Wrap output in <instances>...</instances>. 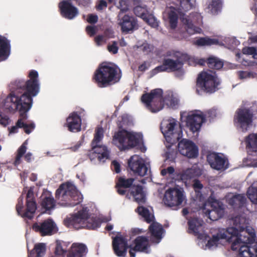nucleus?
Here are the masks:
<instances>
[{
    "mask_svg": "<svg viewBox=\"0 0 257 257\" xmlns=\"http://www.w3.org/2000/svg\"><path fill=\"white\" fill-rule=\"evenodd\" d=\"M221 8L220 0H211L208 6V12L212 14H216Z\"/></svg>",
    "mask_w": 257,
    "mask_h": 257,
    "instance_id": "43",
    "label": "nucleus"
},
{
    "mask_svg": "<svg viewBox=\"0 0 257 257\" xmlns=\"http://www.w3.org/2000/svg\"><path fill=\"white\" fill-rule=\"evenodd\" d=\"M194 44L198 46H211L213 45H222L223 43L215 38L209 37L201 38L197 40Z\"/></svg>",
    "mask_w": 257,
    "mask_h": 257,
    "instance_id": "38",
    "label": "nucleus"
},
{
    "mask_svg": "<svg viewBox=\"0 0 257 257\" xmlns=\"http://www.w3.org/2000/svg\"><path fill=\"white\" fill-rule=\"evenodd\" d=\"M113 143L121 150L143 144V136L140 133L121 130L114 135Z\"/></svg>",
    "mask_w": 257,
    "mask_h": 257,
    "instance_id": "6",
    "label": "nucleus"
},
{
    "mask_svg": "<svg viewBox=\"0 0 257 257\" xmlns=\"http://www.w3.org/2000/svg\"><path fill=\"white\" fill-rule=\"evenodd\" d=\"M112 165L114 167L115 171L117 173H119L120 171V165H119V163L117 162H116V161H113L112 162Z\"/></svg>",
    "mask_w": 257,
    "mask_h": 257,
    "instance_id": "63",
    "label": "nucleus"
},
{
    "mask_svg": "<svg viewBox=\"0 0 257 257\" xmlns=\"http://www.w3.org/2000/svg\"><path fill=\"white\" fill-rule=\"evenodd\" d=\"M163 91L161 89L157 88L150 93L144 94L142 97V101L147 108L153 112H156L161 110L164 103L169 107L175 108L179 105V100L176 94L172 92H168L162 101V97Z\"/></svg>",
    "mask_w": 257,
    "mask_h": 257,
    "instance_id": "3",
    "label": "nucleus"
},
{
    "mask_svg": "<svg viewBox=\"0 0 257 257\" xmlns=\"http://www.w3.org/2000/svg\"><path fill=\"white\" fill-rule=\"evenodd\" d=\"M217 114V110L216 109L212 108L209 110L207 112V115L208 117L210 118H213L215 116H216Z\"/></svg>",
    "mask_w": 257,
    "mask_h": 257,
    "instance_id": "58",
    "label": "nucleus"
},
{
    "mask_svg": "<svg viewBox=\"0 0 257 257\" xmlns=\"http://www.w3.org/2000/svg\"><path fill=\"white\" fill-rule=\"evenodd\" d=\"M107 7V3L105 1L101 0L99 2L98 5L97 6V9L99 10H102Z\"/></svg>",
    "mask_w": 257,
    "mask_h": 257,
    "instance_id": "62",
    "label": "nucleus"
},
{
    "mask_svg": "<svg viewBox=\"0 0 257 257\" xmlns=\"http://www.w3.org/2000/svg\"><path fill=\"white\" fill-rule=\"evenodd\" d=\"M46 252V244L39 243L35 245L34 248L29 253V257H43Z\"/></svg>",
    "mask_w": 257,
    "mask_h": 257,
    "instance_id": "36",
    "label": "nucleus"
},
{
    "mask_svg": "<svg viewBox=\"0 0 257 257\" xmlns=\"http://www.w3.org/2000/svg\"><path fill=\"white\" fill-rule=\"evenodd\" d=\"M64 252L65 250L62 248V245L59 242H57L55 250V255L52 257H59L58 255H62Z\"/></svg>",
    "mask_w": 257,
    "mask_h": 257,
    "instance_id": "52",
    "label": "nucleus"
},
{
    "mask_svg": "<svg viewBox=\"0 0 257 257\" xmlns=\"http://www.w3.org/2000/svg\"><path fill=\"white\" fill-rule=\"evenodd\" d=\"M249 76V74L247 72L241 71V72H239V77L241 79L246 78Z\"/></svg>",
    "mask_w": 257,
    "mask_h": 257,
    "instance_id": "64",
    "label": "nucleus"
},
{
    "mask_svg": "<svg viewBox=\"0 0 257 257\" xmlns=\"http://www.w3.org/2000/svg\"><path fill=\"white\" fill-rule=\"evenodd\" d=\"M180 19L187 33L190 34L201 33V29L195 25L202 24V18L200 14L197 13H192L189 15L183 14Z\"/></svg>",
    "mask_w": 257,
    "mask_h": 257,
    "instance_id": "14",
    "label": "nucleus"
},
{
    "mask_svg": "<svg viewBox=\"0 0 257 257\" xmlns=\"http://www.w3.org/2000/svg\"><path fill=\"white\" fill-rule=\"evenodd\" d=\"M254 230L251 226L238 230H236L233 227L221 229L213 235L212 240H208L205 248H212L219 244L231 242L232 250L239 249V257H257V244L252 247L246 245L254 240Z\"/></svg>",
    "mask_w": 257,
    "mask_h": 257,
    "instance_id": "2",
    "label": "nucleus"
},
{
    "mask_svg": "<svg viewBox=\"0 0 257 257\" xmlns=\"http://www.w3.org/2000/svg\"><path fill=\"white\" fill-rule=\"evenodd\" d=\"M56 198L62 206L70 207L79 204L82 196L72 183L62 184L56 192Z\"/></svg>",
    "mask_w": 257,
    "mask_h": 257,
    "instance_id": "4",
    "label": "nucleus"
},
{
    "mask_svg": "<svg viewBox=\"0 0 257 257\" xmlns=\"http://www.w3.org/2000/svg\"><path fill=\"white\" fill-rule=\"evenodd\" d=\"M201 170L197 166L184 170L181 174V178L183 181H187L201 175Z\"/></svg>",
    "mask_w": 257,
    "mask_h": 257,
    "instance_id": "31",
    "label": "nucleus"
},
{
    "mask_svg": "<svg viewBox=\"0 0 257 257\" xmlns=\"http://www.w3.org/2000/svg\"><path fill=\"white\" fill-rule=\"evenodd\" d=\"M193 187L194 190L196 193V200L200 201H204L205 197L201 194V190L203 189V185L201 182L197 180H195L193 181Z\"/></svg>",
    "mask_w": 257,
    "mask_h": 257,
    "instance_id": "42",
    "label": "nucleus"
},
{
    "mask_svg": "<svg viewBox=\"0 0 257 257\" xmlns=\"http://www.w3.org/2000/svg\"><path fill=\"white\" fill-rule=\"evenodd\" d=\"M252 114L248 109H239L236 113L234 121L236 126L241 131L244 132L251 125Z\"/></svg>",
    "mask_w": 257,
    "mask_h": 257,
    "instance_id": "19",
    "label": "nucleus"
},
{
    "mask_svg": "<svg viewBox=\"0 0 257 257\" xmlns=\"http://www.w3.org/2000/svg\"><path fill=\"white\" fill-rule=\"evenodd\" d=\"M141 49L144 52L148 53L153 50V47L152 45L149 44L145 43L141 46Z\"/></svg>",
    "mask_w": 257,
    "mask_h": 257,
    "instance_id": "53",
    "label": "nucleus"
},
{
    "mask_svg": "<svg viewBox=\"0 0 257 257\" xmlns=\"http://www.w3.org/2000/svg\"><path fill=\"white\" fill-rule=\"evenodd\" d=\"M247 195L252 203L257 204V182L253 183L248 188Z\"/></svg>",
    "mask_w": 257,
    "mask_h": 257,
    "instance_id": "39",
    "label": "nucleus"
},
{
    "mask_svg": "<svg viewBox=\"0 0 257 257\" xmlns=\"http://www.w3.org/2000/svg\"><path fill=\"white\" fill-rule=\"evenodd\" d=\"M42 206L46 210H50L54 208L55 202L54 199L51 196L46 197L43 199Z\"/></svg>",
    "mask_w": 257,
    "mask_h": 257,
    "instance_id": "47",
    "label": "nucleus"
},
{
    "mask_svg": "<svg viewBox=\"0 0 257 257\" xmlns=\"http://www.w3.org/2000/svg\"><path fill=\"white\" fill-rule=\"evenodd\" d=\"M227 199L228 203L235 207H239L243 205L246 200L245 197L243 194H230L227 196Z\"/></svg>",
    "mask_w": 257,
    "mask_h": 257,
    "instance_id": "34",
    "label": "nucleus"
},
{
    "mask_svg": "<svg viewBox=\"0 0 257 257\" xmlns=\"http://www.w3.org/2000/svg\"><path fill=\"white\" fill-rule=\"evenodd\" d=\"M207 161L214 169L220 170L227 168V161L222 155L215 153H210L207 156Z\"/></svg>",
    "mask_w": 257,
    "mask_h": 257,
    "instance_id": "22",
    "label": "nucleus"
},
{
    "mask_svg": "<svg viewBox=\"0 0 257 257\" xmlns=\"http://www.w3.org/2000/svg\"><path fill=\"white\" fill-rule=\"evenodd\" d=\"M95 41L98 46L104 42V38L102 36H98L95 38Z\"/></svg>",
    "mask_w": 257,
    "mask_h": 257,
    "instance_id": "61",
    "label": "nucleus"
},
{
    "mask_svg": "<svg viewBox=\"0 0 257 257\" xmlns=\"http://www.w3.org/2000/svg\"><path fill=\"white\" fill-rule=\"evenodd\" d=\"M86 30L88 34L92 36L96 33V28L95 27L89 26L86 27Z\"/></svg>",
    "mask_w": 257,
    "mask_h": 257,
    "instance_id": "55",
    "label": "nucleus"
},
{
    "mask_svg": "<svg viewBox=\"0 0 257 257\" xmlns=\"http://www.w3.org/2000/svg\"><path fill=\"white\" fill-rule=\"evenodd\" d=\"M10 54L9 42L0 37V61L6 60Z\"/></svg>",
    "mask_w": 257,
    "mask_h": 257,
    "instance_id": "37",
    "label": "nucleus"
},
{
    "mask_svg": "<svg viewBox=\"0 0 257 257\" xmlns=\"http://www.w3.org/2000/svg\"><path fill=\"white\" fill-rule=\"evenodd\" d=\"M118 24L120 26L121 31L124 33L132 31L137 27V23L135 18L127 15H125L120 19Z\"/></svg>",
    "mask_w": 257,
    "mask_h": 257,
    "instance_id": "25",
    "label": "nucleus"
},
{
    "mask_svg": "<svg viewBox=\"0 0 257 257\" xmlns=\"http://www.w3.org/2000/svg\"><path fill=\"white\" fill-rule=\"evenodd\" d=\"M134 181V179H126L123 177L119 178L118 183L116 185L117 192L119 194L123 195L125 194L126 190L124 188L130 187Z\"/></svg>",
    "mask_w": 257,
    "mask_h": 257,
    "instance_id": "35",
    "label": "nucleus"
},
{
    "mask_svg": "<svg viewBox=\"0 0 257 257\" xmlns=\"http://www.w3.org/2000/svg\"><path fill=\"white\" fill-rule=\"evenodd\" d=\"M161 129L166 141L170 144L175 143L182 136L180 126L174 118L164 119L161 124Z\"/></svg>",
    "mask_w": 257,
    "mask_h": 257,
    "instance_id": "9",
    "label": "nucleus"
},
{
    "mask_svg": "<svg viewBox=\"0 0 257 257\" xmlns=\"http://www.w3.org/2000/svg\"><path fill=\"white\" fill-rule=\"evenodd\" d=\"M203 224V221L201 219H199L197 218H193L191 219L188 221L189 225V231L190 233H194L195 235L198 236V238L199 239V244L204 249H207L206 248V245L208 243V240H212V238L209 239V237L204 233H201L202 230V225Z\"/></svg>",
    "mask_w": 257,
    "mask_h": 257,
    "instance_id": "18",
    "label": "nucleus"
},
{
    "mask_svg": "<svg viewBox=\"0 0 257 257\" xmlns=\"http://www.w3.org/2000/svg\"><path fill=\"white\" fill-rule=\"evenodd\" d=\"M152 28H156L159 26V22L157 19L152 15L146 16V19H143Z\"/></svg>",
    "mask_w": 257,
    "mask_h": 257,
    "instance_id": "48",
    "label": "nucleus"
},
{
    "mask_svg": "<svg viewBox=\"0 0 257 257\" xmlns=\"http://www.w3.org/2000/svg\"><path fill=\"white\" fill-rule=\"evenodd\" d=\"M242 53L244 54L251 55L254 59H257V52L255 48L253 47H247L242 49Z\"/></svg>",
    "mask_w": 257,
    "mask_h": 257,
    "instance_id": "49",
    "label": "nucleus"
},
{
    "mask_svg": "<svg viewBox=\"0 0 257 257\" xmlns=\"http://www.w3.org/2000/svg\"><path fill=\"white\" fill-rule=\"evenodd\" d=\"M138 213L144 218L145 220L148 223L153 221L154 217L149 210L142 206H139L138 209Z\"/></svg>",
    "mask_w": 257,
    "mask_h": 257,
    "instance_id": "41",
    "label": "nucleus"
},
{
    "mask_svg": "<svg viewBox=\"0 0 257 257\" xmlns=\"http://www.w3.org/2000/svg\"><path fill=\"white\" fill-rule=\"evenodd\" d=\"M208 64L210 68L219 69L223 66V63L221 61L215 57H210L208 59Z\"/></svg>",
    "mask_w": 257,
    "mask_h": 257,
    "instance_id": "46",
    "label": "nucleus"
},
{
    "mask_svg": "<svg viewBox=\"0 0 257 257\" xmlns=\"http://www.w3.org/2000/svg\"><path fill=\"white\" fill-rule=\"evenodd\" d=\"M186 200L184 189L180 187H174L167 190L163 197L164 204L175 209L180 208Z\"/></svg>",
    "mask_w": 257,
    "mask_h": 257,
    "instance_id": "10",
    "label": "nucleus"
},
{
    "mask_svg": "<svg viewBox=\"0 0 257 257\" xmlns=\"http://www.w3.org/2000/svg\"><path fill=\"white\" fill-rule=\"evenodd\" d=\"M119 7L120 9V10L122 12H125L127 10V6L125 4V2L123 0H119Z\"/></svg>",
    "mask_w": 257,
    "mask_h": 257,
    "instance_id": "59",
    "label": "nucleus"
},
{
    "mask_svg": "<svg viewBox=\"0 0 257 257\" xmlns=\"http://www.w3.org/2000/svg\"><path fill=\"white\" fill-rule=\"evenodd\" d=\"M128 165L134 173L140 176H145L149 172V163L138 155L131 157L128 160Z\"/></svg>",
    "mask_w": 257,
    "mask_h": 257,
    "instance_id": "17",
    "label": "nucleus"
},
{
    "mask_svg": "<svg viewBox=\"0 0 257 257\" xmlns=\"http://www.w3.org/2000/svg\"><path fill=\"white\" fill-rule=\"evenodd\" d=\"M107 50L112 54H116L118 51L117 43L115 41H113L109 43L107 46Z\"/></svg>",
    "mask_w": 257,
    "mask_h": 257,
    "instance_id": "50",
    "label": "nucleus"
},
{
    "mask_svg": "<svg viewBox=\"0 0 257 257\" xmlns=\"http://www.w3.org/2000/svg\"><path fill=\"white\" fill-rule=\"evenodd\" d=\"M219 79L212 71L202 72L198 76L197 85L198 88L207 92H214L218 89Z\"/></svg>",
    "mask_w": 257,
    "mask_h": 257,
    "instance_id": "13",
    "label": "nucleus"
},
{
    "mask_svg": "<svg viewBox=\"0 0 257 257\" xmlns=\"http://www.w3.org/2000/svg\"><path fill=\"white\" fill-rule=\"evenodd\" d=\"M28 145V141L26 140L18 150V154L16 157L14 164L17 166L20 163L21 159L23 155L25 153L27 150V145Z\"/></svg>",
    "mask_w": 257,
    "mask_h": 257,
    "instance_id": "45",
    "label": "nucleus"
},
{
    "mask_svg": "<svg viewBox=\"0 0 257 257\" xmlns=\"http://www.w3.org/2000/svg\"><path fill=\"white\" fill-rule=\"evenodd\" d=\"M205 119V115L200 110L190 112L186 119V126L187 131L193 134L198 133Z\"/></svg>",
    "mask_w": 257,
    "mask_h": 257,
    "instance_id": "16",
    "label": "nucleus"
},
{
    "mask_svg": "<svg viewBox=\"0 0 257 257\" xmlns=\"http://www.w3.org/2000/svg\"><path fill=\"white\" fill-rule=\"evenodd\" d=\"M171 58L164 60L162 65L156 67L152 71L154 74L161 71H172L180 69L182 66V60L187 56L180 52H172L169 54Z\"/></svg>",
    "mask_w": 257,
    "mask_h": 257,
    "instance_id": "11",
    "label": "nucleus"
},
{
    "mask_svg": "<svg viewBox=\"0 0 257 257\" xmlns=\"http://www.w3.org/2000/svg\"><path fill=\"white\" fill-rule=\"evenodd\" d=\"M23 198L20 197L16 206L17 212L23 217L31 219L33 217L37 207L34 200V193L32 188L28 190L26 195V204L24 206L23 202Z\"/></svg>",
    "mask_w": 257,
    "mask_h": 257,
    "instance_id": "12",
    "label": "nucleus"
},
{
    "mask_svg": "<svg viewBox=\"0 0 257 257\" xmlns=\"http://www.w3.org/2000/svg\"><path fill=\"white\" fill-rule=\"evenodd\" d=\"M151 233V239L153 242L158 243L162 238L164 230L162 226L158 222H153L149 227Z\"/></svg>",
    "mask_w": 257,
    "mask_h": 257,
    "instance_id": "29",
    "label": "nucleus"
},
{
    "mask_svg": "<svg viewBox=\"0 0 257 257\" xmlns=\"http://www.w3.org/2000/svg\"><path fill=\"white\" fill-rule=\"evenodd\" d=\"M98 20V17L96 15H90L87 19V21L90 23H95Z\"/></svg>",
    "mask_w": 257,
    "mask_h": 257,
    "instance_id": "60",
    "label": "nucleus"
},
{
    "mask_svg": "<svg viewBox=\"0 0 257 257\" xmlns=\"http://www.w3.org/2000/svg\"><path fill=\"white\" fill-rule=\"evenodd\" d=\"M113 247L115 254L119 256H124L127 248L126 239L121 236H116L113 238Z\"/></svg>",
    "mask_w": 257,
    "mask_h": 257,
    "instance_id": "27",
    "label": "nucleus"
},
{
    "mask_svg": "<svg viewBox=\"0 0 257 257\" xmlns=\"http://www.w3.org/2000/svg\"><path fill=\"white\" fill-rule=\"evenodd\" d=\"M181 10L179 8L171 6L166 9L164 14V18L168 21L171 29L176 28L178 19V14L181 15Z\"/></svg>",
    "mask_w": 257,
    "mask_h": 257,
    "instance_id": "24",
    "label": "nucleus"
},
{
    "mask_svg": "<svg viewBox=\"0 0 257 257\" xmlns=\"http://www.w3.org/2000/svg\"><path fill=\"white\" fill-rule=\"evenodd\" d=\"M68 227H72L76 229L82 228L95 229L99 227L100 222L93 217H89L88 210L82 209L78 213L67 217L64 221Z\"/></svg>",
    "mask_w": 257,
    "mask_h": 257,
    "instance_id": "5",
    "label": "nucleus"
},
{
    "mask_svg": "<svg viewBox=\"0 0 257 257\" xmlns=\"http://www.w3.org/2000/svg\"><path fill=\"white\" fill-rule=\"evenodd\" d=\"M131 194L135 200L139 203H144L146 201V194L140 186H134L131 190Z\"/></svg>",
    "mask_w": 257,
    "mask_h": 257,
    "instance_id": "33",
    "label": "nucleus"
},
{
    "mask_svg": "<svg viewBox=\"0 0 257 257\" xmlns=\"http://www.w3.org/2000/svg\"><path fill=\"white\" fill-rule=\"evenodd\" d=\"M225 43L231 46H233L234 43L235 45H236V43H238V42L236 41L234 38H225L224 39Z\"/></svg>",
    "mask_w": 257,
    "mask_h": 257,
    "instance_id": "57",
    "label": "nucleus"
},
{
    "mask_svg": "<svg viewBox=\"0 0 257 257\" xmlns=\"http://www.w3.org/2000/svg\"><path fill=\"white\" fill-rule=\"evenodd\" d=\"M202 209L205 215L211 220H216L224 213L221 204L216 200L210 199L205 201L202 206Z\"/></svg>",
    "mask_w": 257,
    "mask_h": 257,
    "instance_id": "15",
    "label": "nucleus"
},
{
    "mask_svg": "<svg viewBox=\"0 0 257 257\" xmlns=\"http://www.w3.org/2000/svg\"><path fill=\"white\" fill-rule=\"evenodd\" d=\"M33 229L39 232L42 235H51L56 230V224L51 219H47L40 224L35 223Z\"/></svg>",
    "mask_w": 257,
    "mask_h": 257,
    "instance_id": "23",
    "label": "nucleus"
},
{
    "mask_svg": "<svg viewBox=\"0 0 257 257\" xmlns=\"http://www.w3.org/2000/svg\"><path fill=\"white\" fill-rule=\"evenodd\" d=\"M120 78L117 68L106 63L102 64L94 75L95 81L100 87H106L111 83H115Z\"/></svg>",
    "mask_w": 257,
    "mask_h": 257,
    "instance_id": "7",
    "label": "nucleus"
},
{
    "mask_svg": "<svg viewBox=\"0 0 257 257\" xmlns=\"http://www.w3.org/2000/svg\"><path fill=\"white\" fill-rule=\"evenodd\" d=\"M147 12V8L144 5L137 6L134 8V13L135 15L138 17L142 18L143 19L146 18V16L148 15Z\"/></svg>",
    "mask_w": 257,
    "mask_h": 257,
    "instance_id": "44",
    "label": "nucleus"
},
{
    "mask_svg": "<svg viewBox=\"0 0 257 257\" xmlns=\"http://www.w3.org/2000/svg\"><path fill=\"white\" fill-rule=\"evenodd\" d=\"M137 251L147 253L150 252V244L147 237L140 236L136 238L134 243L130 246L129 252L131 257H135V252Z\"/></svg>",
    "mask_w": 257,
    "mask_h": 257,
    "instance_id": "20",
    "label": "nucleus"
},
{
    "mask_svg": "<svg viewBox=\"0 0 257 257\" xmlns=\"http://www.w3.org/2000/svg\"><path fill=\"white\" fill-rule=\"evenodd\" d=\"M87 252V247L82 243H73L69 250L68 257H84Z\"/></svg>",
    "mask_w": 257,
    "mask_h": 257,
    "instance_id": "30",
    "label": "nucleus"
},
{
    "mask_svg": "<svg viewBox=\"0 0 257 257\" xmlns=\"http://www.w3.org/2000/svg\"><path fill=\"white\" fill-rule=\"evenodd\" d=\"M174 172V169L172 167H169L167 169H164L161 171V174L165 176L167 174L169 175H172Z\"/></svg>",
    "mask_w": 257,
    "mask_h": 257,
    "instance_id": "54",
    "label": "nucleus"
},
{
    "mask_svg": "<svg viewBox=\"0 0 257 257\" xmlns=\"http://www.w3.org/2000/svg\"><path fill=\"white\" fill-rule=\"evenodd\" d=\"M59 8L62 16L68 19H72L78 14L77 9L67 1L59 3Z\"/></svg>",
    "mask_w": 257,
    "mask_h": 257,
    "instance_id": "26",
    "label": "nucleus"
},
{
    "mask_svg": "<svg viewBox=\"0 0 257 257\" xmlns=\"http://www.w3.org/2000/svg\"><path fill=\"white\" fill-rule=\"evenodd\" d=\"M245 143L246 147L252 149L253 150L257 151V133L252 134L248 136L246 138Z\"/></svg>",
    "mask_w": 257,
    "mask_h": 257,
    "instance_id": "40",
    "label": "nucleus"
},
{
    "mask_svg": "<svg viewBox=\"0 0 257 257\" xmlns=\"http://www.w3.org/2000/svg\"><path fill=\"white\" fill-rule=\"evenodd\" d=\"M103 137V128L97 127L91 143L92 149L89 154L91 161L94 163H96V160L98 162H104L108 158V151L106 147L100 145Z\"/></svg>",
    "mask_w": 257,
    "mask_h": 257,
    "instance_id": "8",
    "label": "nucleus"
},
{
    "mask_svg": "<svg viewBox=\"0 0 257 257\" xmlns=\"http://www.w3.org/2000/svg\"><path fill=\"white\" fill-rule=\"evenodd\" d=\"M178 149L181 154L189 158H195L198 154V149L196 145L186 139H183L178 143Z\"/></svg>",
    "mask_w": 257,
    "mask_h": 257,
    "instance_id": "21",
    "label": "nucleus"
},
{
    "mask_svg": "<svg viewBox=\"0 0 257 257\" xmlns=\"http://www.w3.org/2000/svg\"><path fill=\"white\" fill-rule=\"evenodd\" d=\"M249 221L244 215L234 216L230 220V223H232L233 225L232 227L235 228L236 230L249 226Z\"/></svg>",
    "mask_w": 257,
    "mask_h": 257,
    "instance_id": "32",
    "label": "nucleus"
},
{
    "mask_svg": "<svg viewBox=\"0 0 257 257\" xmlns=\"http://www.w3.org/2000/svg\"><path fill=\"white\" fill-rule=\"evenodd\" d=\"M81 119L75 112L71 113L66 120V126L68 129L73 132L81 130Z\"/></svg>",
    "mask_w": 257,
    "mask_h": 257,
    "instance_id": "28",
    "label": "nucleus"
},
{
    "mask_svg": "<svg viewBox=\"0 0 257 257\" xmlns=\"http://www.w3.org/2000/svg\"><path fill=\"white\" fill-rule=\"evenodd\" d=\"M9 123L8 117L0 113V124L6 126Z\"/></svg>",
    "mask_w": 257,
    "mask_h": 257,
    "instance_id": "56",
    "label": "nucleus"
},
{
    "mask_svg": "<svg viewBox=\"0 0 257 257\" xmlns=\"http://www.w3.org/2000/svg\"><path fill=\"white\" fill-rule=\"evenodd\" d=\"M30 79L25 84L26 91L21 95L16 92H12L4 100L3 106L5 109L11 112L18 111L23 118L18 120L16 125L13 126L10 133L17 132L18 127H23L26 133L30 134L35 128V124L32 123L25 122L23 118H26V113L30 109L32 104V97L36 96L39 92L38 83V74L34 70L30 72Z\"/></svg>",
    "mask_w": 257,
    "mask_h": 257,
    "instance_id": "1",
    "label": "nucleus"
},
{
    "mask_svg": "<svg viewBox=\"0 0 257 257\" xmlns=\"http://www.w3.org/2000/svg\"><path fill=\"white\" fill-rule=\"evenodd\" d=\"M185 54L187 56V57L182 60V64L184 61H188V64L190 65H195L199 63V61L197 59L193 57H191L186 54Z\"/></svg>",
    "mask_w": 257,
    "mask_h": 257,
    "instance_id": "51",
    "label": "nucleus"
}]
</instances>
